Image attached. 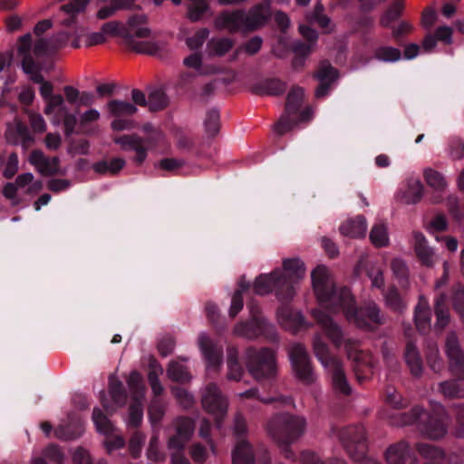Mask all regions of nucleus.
<instances>
[{
	"label": "nucleus",
	"instance_id": "obj_21",
	"mask_svg": "<svg viewBox=\"0 0 464 464\" xmlns=\"http://www.w3.org/2000/svg\"><path fill=\"white\" fill-rule=\"evenodd\" d=\"M389 464H417L416 450L404 440L393 443L385 451Z\"/></svg>",
	"mask_w": 464,
	"mask_h": 464
},
{
	"label": "nucleus",
	"instance_id": "obj_59",
	"mask_svg": "<svg viewBox=\"0 0 464 464\" xmlns=\"http://www.w3.org/2000/svg\"><path fill=\"white\" fill-rule=\"evenodd\" d=\"M392 29V34L396 43L400 45L402 44V39L411 31V25L406 22L401 21L398 26L390 27Z\"/></svg>",
	"mask_w": 464,
	"mask_h": 464
},
{
	"label": "nucleus",
	"instance_id": "obj_57",
	"mask_svg": "<svg viewBox=\"0 0 464 464\" xmlns=\"http://www.w3.org/2000/svg\"><path fill=\"white\" fill-rule=\"evenodd\" d=\"M391 268L393 276L400 281L407 280L408 267L405 262L400 258H394L391 262Z\"/></svg>",
	"mask_w": 464,
	"mask_h": 464
},
{
	"label": "nucleus",
	"instance_id": "obj_11",
	"mask_svg": "<svg viewBox=\"0 0 464 464\" xmlns=\"http://www.w3.org/2000/svg\"><path fill=\"white\" fill-rule=\"evenodd\" d=\"M253 287L259 295H267L275 289L277 298L284 303H288L295 295L294 287L280 268H276L270 274L259 275Z\"/></svg>",
	"mask_w": 464,
	"mask_h": 464
},
{
	"label": "nucleus",
	"instance_id": "obj_16",
	"mask_svg": "<svg viewBox=\"0 0 464 464\" xmlns=\"http://www.w3.org/2000/svg\"><path fill=\"white\" fill-rule=\"evenodd\" d=\"M304 95V91L299 86L292 87L288 92L285 106L286 115L281 117L275 126L276 131L279 135H283L289 131L294 126V121L290 119V115H295L299 112L303 103Z\"/></svg>",
	"mask_w": 464,
	"mask_h": 464
},
{
	"label": "nucleus",
	"instance_id": "obj_35",
	"mask_svg": "<svg viewBox=\"0 0 464 464\" xmlns=\"http://www.w3.org/2000/svg\"><path fill=\"white\" fill-rule=\"evenodd\" d=\"M187 5V17L191 22H198L202 19L209 9L206 0H188Z\"/></svg>",
	"mask_w": 464,
	"mask_h": 464
},
{
	"label": "nucleus",
	"instance_id": "obj_60",
	"mask_svg": "<svg viewBox=\"0 0 464 464\" xmlns=\"http://www.w3.org/2000/svg\"><path fill=\"white\" fill-rule=\"evenodd\" d=\"M427 364L434 372H439L443 368V362L436 348L430 349L427 354Z\"/></svg>",
	"mask_w": 464,
	"mask_h": 464
},
{
	"label": "nucleus",
	"instance_id": "obj_8",
	"mask_svg": "<svg viewBox=\"0 0 464 464\" xmlns=\"http://www.w3.org/2000/svg\"><path fill=\"white\" fill-rule=\"evenodd\" d=\"M109 393L115 406L110 404L105 392L102 391L100 400L106 413L99 408H94L92 417L97 431L105 436L111 435L115 430L114 425L110 420L108 415H112L116 408L123 406L127 401V392L123 383L112 376L109 380Z\"/></svg>",
	"mask_w": 464,
	"mask_h": 464
},
{
	"label": "nucleus",
	"instance_id": "obj_29",
	"mask_svg": "<svg viewBox=\"0 0 464 464\" xmlns=\"http://www.w3.org/2000/svg\"><path fill=\"white\" fill-rule=\"evenodd\" d=\"M414 322L418 331L427 334L431 329V309L426 299L420 297L414 310Z\"/></svg>",
	"mask_w": 464,
	"mask_h": 464
},
{
	"label": "nucleus",
	"instance_id": "obj_33",
	"mask_svg": "<svg viewBox=\"0 0 464 464\" xmlns=\"http://www.w3.org/2000/svg\"><path fill=\"white\" fill-rule=\"evenodd\" d=\"M284 275L294 287L293 284L304 276V264L299 258H287L283 261Z\"/></svg>",
	"mask_w": 464,
	"mask_h": 464
},
{
	"label": "nucleus",
	"instance_id": "obj_30",
	"mask_svg": "<svg viewBox=\"0 0 464 464\" xmlns=\"http://www.w3.org/2000/svg\"><path fill=\"white\" fill-rule=\"evenodd\" d=\"M406 365L414 377H420L423 372V362L416 345L408 341L403 353Z\"/></svg>",
	"mask_w": 464,
	"mask_h": 464
},
{
	"label": "nucleus",
	"instance_id": "obj_10",
	"mask_svg": "<svg viewBox=\"0 0 464 464\" xmlns=\"http://www.w3.org/2000/svg\"><path fill=\"white\" fill-rule=\"evenodd\" d=\"M245 359L248 372L257 382L269 381L276 376V354L272 349L249 347L245 352Z\"/></svg>",
	"mask_w": 464,
	"mask_h": 464
},
{
	"label": "nucleus",
	"instance_id": "obj_40",
	"mask_svg": "<svg viewBox=\"0 0 464 464\" xmlns=\"http://www.w3.org/2000/svg\"><path fill=\"white\" fill-rule=\"evenodd\" d=\"M278 315L285 323H292L295 330L305 327V319L300 312L282 307L278 311Z\"/></svg>",
	"mask_w": 464,
	"mask_h": 464
},
{
	"label": "nucleus",
	"instance_id": "obj_41",
	"mask_svg": "<svg viewBox=\"0 0 464 464\" xmlns=\"http://www.w3.org/2000/svg\"><path fill=\"white\" fill-rule=\"evenodd\" d=\"M204 126L209 137H214L218 133L220 129V113L217 109L213 108L207 111Z\"/></svg>",
	"mask_w": 464,
	"mask_h": 464
},
{
	"label": "nucleus",
	"instance_id": "obj_62",
	"mask_svg": "<svg viewBox=\"0 0 464 464\" xmlns=\"http://www.w3.org/2000/svg\"><path fill=\"white\" fill-rule=\"evenodd\" d=\"M454 413L456 417V436L459 438H464V405H454Z\"/></svg>",
	"mask_w": 464,
	"mask_h": 464
},
{
	"label": "nucleus",
	"instance_id": "obj_56",
	"mask_svg": "<svg viewBox=\"0 0 464 464\" xmlns=\"http://www.w3.org/2000/svg\"><path fill=\"white\" fill-rule=\"evenodd\" d=\"M18 188L14 182H7L4 185L2 189L3 196L11 201L12 206L16 207L20 205L22 199L17 197Z\"/></svg>",
	"mask_w": 464,
	"mask_h": 464
},
{
	"label": "nucleus",
	"instance_id": "obj_46",
	"mask_svg": "<svg viewBox=\"0 0 464 464\" xmlns=\"http://www.w3.org/2000/svg\"><path fill=\"white\" fill-rule=\"evenodd\" d=\"M424 179L427 184L438 191H442L447 187V182L443 175L432 169H427L424 171Z\"/></svg>",
	"mask_w": 464,
	"mask_h": 464
},
{
	"label": "nucleus",
	"instance_id": "obj_34",
	"mask_svg": "<svg viewBox=\"0 0 464 464\" xmlns=\"http://www.w3.org/2000/svg\"><path fill=\"white\" fill-rule=\"evenodd\" d=\"M167 374L172 382L182 384L189 382L191 379V375L187 367L175 361L169 362Z\"/></svg>",
	"mask_w": 464,
	"mask_h": 464
},
{
	"label": "nucleus",
	"instance_id": "obj_44",
	"mask_svg": "<svg viewBox=\"0 0 464 464\" xmlns=\"http://www.w3.org/2000/svg\"><path fill=\"white\" fill-rule=\"evenodd\" d=\"M234 43L230 38L223 37L211 39L208 43L210 53L218 56H223L233 47Z\"/></svg>",
	"mask_w": 464,
	"mask_h": 464
},
{
	"label": "nucleus",
	"instance_id": "obj_48",
	"mask_svg": "<svg viewBox=\"0 0 464 464\" xmlns=\"http://www.w3.org/2000/svg\"><path fill=\"white\" fill-rule=\"evenodd\" d=\"M301 464H347L344 460L334 458L323 461L319 456L310 450H304L300 456Z\"/></svg>",
	"mask_w": 464,
	"mask_h": 464
},
{
	"label": "nucleus",
	"instance_id": "obj_37",
	"mask_svg": "<svg viewBox=\"0 0 464 464\" xmlns=\"http://www.w3.org/2000/svg\"><path fill=\"white\" fill-rule=\"evenodd\" d=\"M384 300L386 305L394 312H402L405 308V304L401 296L398 288L394 285L383 291Z\"/></svg>",
	"mask_w": 464,
	"mask_h": 464
},
{
	"label": "nucleus",
	"instance_id": "obj_58",
	"mask_svg": "<svg viewBox=\"0 0 464 464\" xmlns=\"http://www.w3.org/2000/svg\"><path fill=\"white\" fill-rule=\"evenodd\" d=\"M324 5L321 3H317L314 8L312 19L322 28L326 29L331 24V19L324 14Z\"/></svg>",
	"mask_w": 464,
	"mask_h": 464
},
{
	"label": "nucleus",
	"instance_id": "obj_49",
	"mask_svg": "<svg viewBox=\"0 0 464 464\" xmlns=\"http://www.w3.org/2000/svg\"><path fill=\"white\" fill-rule=\"evenodd\" d=\"M143 408L140 401L135 400L129 408V420L128 423L133 428H138L142 421Z\"/></svg>",
	"mask_w": 464,
	"mask_h": 464
},
{
	"label": "nucleus",
	"instance_id": "obj_39",
	"mask_svg": "<svg viewBox=\"0 0 464 464\" xmlns=\"http://www.w3.org/2000/svg\"><path fill=\"white\" fill-rule=\"evenodd\" d=\"M90 0H71L68 4L63 5L61 10L68 14L70 17L64 21L67 25H71L75 22L77 14L82 12Z\"/></svg>",
	"mask_w": 464,
	"mask_h": 464
},
{
	"label": "nucleus",
	"instance_id": "obj_45",
	"mask_svg": "<svg viewBox=\"0 0 464 464\" xmlns=\"http://www.w3.org/2000/svg\"><path fill=\"white\" fill-rule=\"evenodd\" d=\"M148 102L150 111H158L168 106L169 98L162 90L157 89L149 94Z\"/></svg>",
	"mask_w": 464,
	"mask_h": 464
},
{
	"label": "nucleus",
	"instance_id": "obj_24",
	"mask_svg": "<svg viewBox=\"0 0 464 464\" xmlns=\"http://www.w3.org/2000/svg\"><path fill=\"white\" fill-rule=\"evenodd\" d=\"M29 161L44 176H53L59 173L60 160L56 156L49 158L43 151L34 150L30 155Z\"/></svg>",
	"mask_w": 464,
	"mask_h": 464
},
{
	"label": "nucleus",
	"instance_id": "obj_22",
	"mask_svg": "<svg viewBox=\"0 0 464 464\" xmlns=\"http://www.w3.org/2000/svg\"><path fill=\"white\" fill-rule=\"evenodd\" d=\"M116 144L121 145L123 150H133L136 152L133 158L137 165H141L147 156L148 149L144 145V140L137 134H124L114 139Z\"/></svg>",
	"mask_w": 464,
	"mask_h": 464
},
{
	"label": "nucleus",
	"instance_id": "obj_64",
	"mask_svg": "<svg viewBox=\"0 0 464 464\" xmlns=\"http://www.w3.org/2000/svg\"><path fill=\"white\" fill-rule=\"evenodd\" d=\"M52 45L51 39L39 38L34 44V53L37 56L54 53V49H53Z\"/></svg>",
	"mask_w": 464,
	"mask_h": 464
},
{
	"label": "nucleus",
	"instance_id": "obj_43",
	"mask_svg": "<svg viewBox=\"0 0 464 464\" xmlns=\"http://www.w3.org/2000/svg\"><path fill=\"white\" fill-rule=\"evenodd\" d=\"M370 240L376 247L387 246L389 237L386 226L382 223L375 224L370 232Z\"/></svg>",
	"mask_w": 464,
	"mask_h": 464
},
{
	"label": "nucleus",
	"instance_id": "obj_47",
	"mask_svg": "<svg viewBox=\"0 0 464 464\" xmlns=\"http://www.w3.org/2000/svg\"><path fill=\"white\" fill-rule=\"evenodd\" d=\"M148 413L151 424H159L165 414V407L162 401L159 398H154L149 405Z\"/></svg>",
	"mask_w": 464,
	"mask_h": 464
},
{
	"label": "nucleus",
	"instance_id": "obj_61",
	"mask_svg": "<svg viewBox=\"0 0 464 464\" xmlns=\"http://www.w3.org/2000/svg\"><path fill=\"white\" fill-rule=\"evenodd\" d=\"M367 276L371 279L372 286L384 291V277L381 268L370 267L367 270Z\"/></svg>",
	"mask_w": 464,
	"mask_h": 464
},
{
	"label": "nucleus",
	"instance_id": "obj_51",
	"mask_svg": "<svg viewBox=\"0 0 464 464\" xmlns=\"http://www.w3.org/2000/svg\"><path fill=\"white\" fill-rule=\"evenodd\" d=\"M144 441L145 435L142 432L136 430L131 435L129 442V449L134 459H138L140 457Z\"/></svg>",
	"mask_w": 464,
	"mask_h": 464
},
{
	"label": "nucleus",
	"instance_id": "obj_36",
	"mask_svg": "<svg viewBox=\"0 0 464 464\" xmlns=\"http://www.w3.org/2000/svg\"><path fill=\"white\" fill-rule=\"evenodd\" d=\"M373 56L380 62L395 63L401 59V52L396 47L382 45L375 48Z\"/></svg>",
	"mask_w": 464,
	"mask_h": 464
},
{
	"label": "nucleus",
	"instance_id": "obj_32",
	"mask_svg": "<svg viewBox=\"0 0 464 464\" xmlns=\"http://www.w3.org/2000/svg\"><path fill=\"white\" fill-rule=\"evenodd\" d=\"M423 185L418 179L410 178L406 181V188L401 191V200L405 204H417L423 196Z\"/></svg>",
	"mask_w": 464,
	"mask_h": 464
},
{
	"label": "nucleus",
	"instance_id": "obj_18",
	"mask_svg": "<svg viewBox=\"0 0 464 464\" xmlns=\"http://www.w3.org/2000/svg\"><path fill=\"white\" fill-rule=\"evenodd\" d=\"M416 450L427 459L424 464H464V452L446 454L440 448L430 443H418Z\"/></svg>",
	"mask_w": 464,
	"mask_h": 464
},
{
	"label": "nucleus",
	"instance_id": "obj_28",
	"mask_svg": "<svg viewBox=\"0 0 464 464\" xmlns=\"http://www.w3.org/2000/svg\"><path fill=\"white\" fill-rule=\"evenodd\" d=\"M434 314L436 322L434 329L436 332H442L450 322V314L448 306V296L444 293H440L434 300Z\"/></svg>",
	"mask_w": 464,
	"mask_h": 464
},
{
	"label": "nucleus",
	"instance_id": "obj_27",
	"mask_svg": "<svg viewBox=\"0 0 464 464\" xmlns=\"http://www.w3.org/2000/svg\"><path fill=\"white\" fill-rule=\"evenodd\" d=\"M414 251L422 266L430 267L435 263V253L429 246L425 236L420 232L413 233Z\"/></svg>",
	"mask_w": 464,
	"mask_h": 464
},
{
	"label": "nucleus",
	"instance_id": "obj_25",
	"mask_svg": "<svg viewBox=\"0 0 464 464\" xmlns=\"http://www.w3.org/2000/svg\"><path fill=\"white\" fill-rule=\"evenodd\" d=\"M84 431V423L81 417L70 415L66 424H61L54 430L57 439L63 440H72L82 436Z\"/></svg>",
	"mask_w": 464,
	"mask_h": 464
},
{
	"label": "nucleus",
	"instance_id": "obj_1",
	"mask_svg": "<svg viewBox=\"0 0 464 464\" xmlns=\"http://www.w3.org/2000/svg\"><path fill=\"white\" fill-rule=\"evenodd\" d=\"M311 280L319 304L329 312H343L349 323L366 331H374L384 324L383 315L374 302L357 306L350 289L337 287L324 266H317L313 270Z\"/></svg>",
	"mask_w": 464,
	"mask_h": 464
},
{
	"label": "nucleus",
	"instance_id": "obj_17",
	"mask_svg": "<svg viewBox=\"0 0 464 464\" xmlns=\"http://www.w3.org/2000/svg\"><path fill=\"white\" fill-rule=\"evenodd\" d=\"M201 403L208 412L215 415L217 426L220 427L221 420L227 413V401L217 384L212 382L208 384L202 395Z\"/></svg>",
	"mask_w": 464,
	"mask_h": 464
},
{
	"label": "nucleus",
	"instance_id": "obj_50",
	"mask_svg": "<svg viewBox=\"0 0 464 464\" xmlns=\"http://www.w3.org/2000/svg\"><path fill=\"white\" fill-rule=\"evenodd\" d=\"M385 401L394 409L401 410L407 406V401L392 386L386 388Z\"/></svg>",
	"mask_w": 464,
	"mask_h": 464
},
{
	"label": "nucleus",
	"instance_id": "obj_3",
	"mask_svg": "<svg viewBox=\"0 0 464 464\" xmlns=\"http://www.w3.org/2000/svg\"><path fill=\"white\" fill-rule=\"evenodd\" d=\"M147 23V16L144 14H133L128 20L129 28L121 27L120 23L111 21L102 26L104 34L119 35L124 44L131 50L153 56L162 55V45L150 41H137L136 38H147L150 35L148 27H139Z\"/></svg>",
	"mask_w": 464,
	"mask_h": 464
},
{
	"label": "nucleus",
	"instance_id": "obj_2",
	"mask_svg": "<svg viewBox=\"0 0 464 464\" xmlns=\"http://www.w3.org/2000/svg\"><path fill=\"white\" fill-rule=\"evenodd\" d=\"M312 314L324 334L336 348L344 345L348 358L356 363L354 372L358 382L365 381L371 372V358L368 353L361 349L360 341L353 338L344 339L341 327L325 312L314 309L312 311Z\"/></svg>",
	"mask_w": 464,
	"mask_h": 464
},
{
	"label": "nucleus",
	"instance_id": "obj_19",
	"mask_svg": "<svg viewBox=\"0 0 464 464\" xmlns=\"http://www.w3.org/2000/svg\"><path fill=\"white\" fill-rule=\"evenodd\" d=\"M175 433L169 438L168 449L185 450L195 431V421L192 418L179 416L173 421Z\"/></svg>",
	"mask_w": 464,
	"mask_h": 464
},
{
	"label": "nucleus",
	"instance_id": "obj_26",
	"mask_svg": "<svg viewBox=\"0 0 464 464\" xmlns=\"http://www.w3.org/2000/svg\"><path fill=\"white\" fill-rule=\"evenodd\" d=\"M287 83L279 78H265L254 83L252 92L257 95L279 96L285 93Z\"/></svg>",
	"mask_w": 464,
	"mask_h": 464
},
{
	"label": "nucleus",
	"instance_id": "obj_4",
	"mask_svg": "<svg viewBox=\"0 0 464 464\" xmlns=\"http://www.w3.org/2000/svg\"><path fill=\"white\" fill-rule=\"evenodd\" d=\"M271 3L270 0H263L250 7L247 12L241 9L224 11L216 18V25L231 32H255L270 20Z\"/></svg>",
	"mask_w": 464,
	"mask_h": 464
},
{
	"label": "nucleus",
	"instance_id": "obj_38",
	"mask_svg": "<svg viewBox=\"0 0 464 464\" xmlns=\"http://www.w3.org/2000/svg\"><path fill=\"white\" fill-rule=\"evenodd\" d=\"M227 378L233 381H239L244 373V369L238 362L237 352L234 348L227 350Z\"/></svg>",
	"mask_w": 464,
	"mask_h": 464
},
{
	"label": "nucleus",
	"instance_id": "obj_23",
	"mask_svg": "<svg viewBox=\"0 0 464 464\" xmlns=\"http://www.w3.org/2000/svg\"><path fill=\"white\" fill-rule=\"evenodd\" d=\"M198 345L207 361L208 366L214 369L218 368L223 360L222 347L213 343L205 334L199 335Z\"/></svg>",
	"mask_w": 464,
	"mask_h": 464
},
{
	"label": "nucleus",
	"instance_id": "obj_52",
	"mask_svg": "<svg viewBox=\"0 0 464 464\" xmlns=\"http://www.w3.org/2000/svg\"><path fill=\"white\" fill-rule=\"evenodd\" d=\"M171 392L183 408L192 407L194 403L193 396L187 390L182 387H173Z\"/></svg>",
	"mask_w": 464,
	"mask_h": 464
},
{
	"label": "nucleus",
	"instance_id": "obj_54",
	"mask_svg": "<svg viewBox=\"0 0 464 464\" xmlns=\"http://www.w3.org/2000/svg\"><path fill=\"white\" fill-rule=\"evenodd\" d=\"M158 445L159 438L157 435H153L150 440L149 448L147 450V456L153 461L161 462L165 459L166 456L159 450Z\"/></svg>",
	"mask_w": 464,
	"mask_h": 464
},
{
	"label": "nucleus",
	"instance_id": "obj_14",
	"mask_svg": "<svg viewBox=\"0 0 464 464\" xmlns=\"http://www.w3.org/2000/svg\"><path fill=\"white\" fill-rule=\"evenodd\" d=\"M247 433L246 421L241 413H237L234 419V434L238 439L233 452V464H255L256 457L253 447L244 440Z\"/></svg>",
	"mask_w": 464,
	"mask_h": 464
},
{
	"label": "nucleus",
	"instance_id": "obj_7",
	"mask_svg": "<svg viewBox=\"0 0 464 464\" xmlns=\"http://www.w3.org/2000/svg\"><path fill=\"white\" fill-rule=\"evenodd\" d=\"M391 421L398 426L415 424L424 436L433 440L443 437L447 432V426L440 417L430 414L419 405H415L409 411L393 414Z\"/></svg>",
	"mask_w": 464,
	"mask_h": 464
},
{
	"label": "nucleus",
	"instance_id": "obj_20",
	"mask_svg": "<svg viewBox=\"0 0 464 464\" xmlns=\"http://www.w3.org/2000/svg\"><path fill=\"white\" fill-rule=\"evenodd\" d=\"M313 77L319 82L315 90V97L320 99L325 97L332 84L338 79L339 72L327 60L320 62L317 70L314 72Z\"/></svg>",
	"mask_w": 464,
	"mask_h": 464
},
{
	"label": "nucleus",
	"instance_id": "obj_9",
	"mask_svg": "<svg viewBox=\"0 0 464 464\" xmlns=\"http://www.w3.org/2000/svg\"><path fill=\"white\" fill-rule=\"evenodd\" d=\"M314 352L317 360L332 375L334 390L344 396L352 393V388L343 372L342 362L330 352L327 343L321 334H316L313 341Z\"/></svg>",
	"mask_w": 464,
	"mask_h": 464
},
{
	"label": "nucleus",
	"instance_id": "obj_42",
	"mask_svg": "<svg viewBox=\"0 0 464 464\" xmlns=\"http://www.w3.org/2000/svg\"><path fill=\"white\" fill-rule=\"evenodd\" d=\"M402 8V3L400 0L395 1L382 15L381 25L385 28L392 27V23L400 18Z\"/></svg>",
	"mask_w": 464,
	"mask_h": 464
},
{
	"label": "nucleus",
	"instance_id": "obj_5",
	"mask_svg": "<svg viewBox=\"0 0 464 464\" xmlns=\"http://www.w3.org/2000/svg\"><path fill=\"white\" fill-rule=\"evenodd\" d=\"M306 428V420L302 416L288 412H278L273 415L266 424L268 434L280 446L282 454L292 459L295 453L291 444L301 438Z\"/></svg>",
	"mask_w": 464,
	"mask_h": 464
},
{
	"label": "nucleus",
	"instance_id": "obj_31",
	"mask_svg": "<svg viewBox=\"0 0 464 464\" xmlns=\"http://www.w3.org/2000/svg\"><path fill=\"white\" fill-rule=\"evenodd\" d=\"M339 229L341 234L345 237H362L367 230V222L363 216L359 215L343 222Z\"/></svg>",
	"mask_w": 464,
	"mask_h": 464
},
{
	"label": "nucleus",
	"instance_id": "obj_12",
	"mask_svg": "<svg viewBox=\"0 0 464 464\" xmlns=\"http://www.w3.org/2000/svg\"><path fill=\"white\" fill-rule=\"evenodd\" d=\"M248 306L251 318L237 324L234 328L235 334L247 339H256L263 336L272 341L276 340V327L260 314L258 307L253 302Z\"/></svg>",
	"mask_w": 464,
	"mask_h": 464
},
{
	"label": "nucleus",
	"instance_id": "obj_13",
	"mask_svg": "<svg viewBox=\"0 0 464 464\" xmlns=\"http://www.w3.org/2000/svg\"><path fill=\"white\" fill-rule=\"evenodd\" d=\"M106 110L114 120L111 128L114 131L130 130L135 128V121L131 117L137 113L138 108L131 102L113 99L107 102Z\"/></svg>",
	"mask_w": 464,
	"mask_h": 464
},
{
	"label": "nucleus",
	"instance_id": "obj_53",
	"mask_svg": "<svg viewBox=\"0 0 464 464\" xmlns=\"http://www.w3.org/2000/svg\"><path fill=\"white\" fill-rule=\"evenodd\" d=\"M208 29L201 28L193 36L187 39V45L191 50L199 49L208 39Z\"/></svg>",
	"mask_w": 464,
	"mask_h": 464
},
{
	"label": "nucleus",
	"instance_id": "obj_55",
	"mask_svg": "<svg viewBox=\"0 0 464 464\" xmlns=\"http://www.w3.org/2000/svg\"><path fill=\"white\" fill-rule=\"evenodd\" d=\"M452 305L456 313L459 314L462 322H464V287L459 286L453 292Z\"/></svg>",
	"mask_w": 464,
	"mask_h": 464
},
{
	"label": "nucleus",
	"instance_id": "obj_6",
	"mask_svg": "<svg viewBox=\"0 0 464 464\" xmlns=\"http://www.w3.org/2000/svg\"><path fill=\"white\" fill-rule=\"evenodd\" d=\"M445 353L450 372L457 377L440 383V390L445 397H464V352L456 333L450 332L445 340Z\"/></svg>",
	"mask_w": 464,
	"mask_h": 464
},
{
	"label": "nucleus",
	"instance_id": "obj_63",
	"mask_svg": "<svg viewBox=\"0 0 464 464\" xmlns=\"http://www.w3.org/2000/svg\"><path fill=\"white\" fill-rule=\"evenodd\" d=\"M44 455L46 459L57 464H63L64 455L57 445L51 444L44 450Z\"/></svg>",
	"mask_w": 464,
	"mask_h": 464
},
{
	"label": "nucleus",
	"instance_id": "obj_15",
	"mask_svg": "<svg viewBox=\"0 0 464 464\" xmlns=\"http://www.w3.org/2000/svg\"><path fill=\"white\" fill-rule=\"evenodd\" d=\"M289 358L295 377L304 384L313 383L315 373L305 347L301 343H295L290 349Z\"/></svg>",
	"mask_w": 464,
	"mask_h": 464
}]
</instances>
